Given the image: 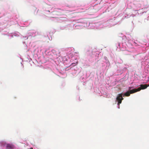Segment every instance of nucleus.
Masks as SVG:
<instances>
[{
  "label": "nucleus",
  "mask_w": 149,
  "mask_h": 149,
  "mask_svg": "<svg viewBox=\"0 0 149 149\" xmlns=\"http://www.w3.org/2000/svg\"><path fill=\"white\" fill-rule=\"evenodd\" d=\"M141 89V87H139L137 89H135V90L136 91V92L140 91Z\"/></svg>",
  "instance_id": "6"
},
{
  "label": "nucleus",
  "mask_w": 149,
  "mask_h": 149,
  "mask_svg": "<svg viewBox=\"0 0 149 149\" xmlns=\"http://www.w3.org/2000/svg\"><path fill=\"white\" fill-rule=\"evenodd\" d=\"M116 100L118 102V104L119 105L120 104H121L122 102V101L123 99L122 97V94H120L118 95L116 98Z\"/></svg>",
  "instance_id": "1"
},
{
  "label": "nucleus",
  "mask_w": 149,
  "mask_h": 149,
  "mask_svg": "<svg viewBox=\"0 0 149 149\" xmlns=\"http://www.w3.org/2000/svg\"><path fill=\"white\" fill-rule=\"evenodd\" d=\"M132 88V87H129V89L130 90L131 88Z\"/></svg>",
  "instance_id": "7"
},
{
  "label": "nucleus",
  "mask_w": 149,
  "mask_h": 149,
  "mask_svg": "<svg viewBox=\"0 0 149 149\" xmlns=\"http://www.w3.org/2000/svg\"><path fill=\"white\" fill-rule=\"evenodd\" d=\"M148 85V86H149V85Z\"/></svg>",
  "instance_id": "9"
},
{
  "label": "nucleus",
  "mask_w": 149,
  "mask_h": 149,
  "mask_svg": "<svg viewBox=\"0 0 149 149\" xmlns=\"http://www.w3.org/2000/svg\"><path fill=\"white\" fill-rule=\"evenodd\" d=\"M75 64V63H72V65H73Z\"/></svg>",
  "instance_id": "8"
},
{
  "label": "nucleus",
  "mask_w": 149,
  "mask_h": 149,
  "mask_svg": "<svg viewBox=\"0 0 149 149\" xmlns=\"http://www.w3.org/2000/svg\"><path fill=\"white\" fill-rule=\"evenodd\" d=\"M6 149H13V146L10 144H7L6 146Z\"/></svg>",
  "instance_id": "3"
},
{
  "label": "nucleus",
  "mask_w": 149,
  "mask_h": 149,
  "mask_svg": "<svg viewBox=\"0 0 149 149\" xmlns=\"http://www.w3.org/2000/svg\"><path fill=\"white\" fill-rule=\"evenodd\" d=\"M148 86H149L147 84H141L140 85V87H141V89H145Z\"/></svg>",
  "instance_id": "2"
},
{
  "label": "nucleus",
  "mask_w": 149,
  "mask_h": 149,
  "mask_svg": "<svg viewBox=\"0 0 149 149\" xmlns=\"http://www.w3.org/2000/svg\"><path fill=\"white\" fill-rule=\"evenodd\" d=\"M96 1H97V0H96Z\"/></svg>",
  "instance_id": "10"
},
{
  "label": "nucleus",
  "mask_w": 149,
  "mask_h": 149,
  "mask_svg": "<svg viewBox=\"0 0 149 149\" xmlns=\"http://www.w3.org/2000/svg\"><path fill=\"white\" fill-rule=\"evenodd\" d=\"M130 94H132L134 93H135L136 92L135 89H133L132 90H130Z\"/></svg>",
  "instance_id": "5"
},
{
  "label": "nucleus",
  "mask_w": 149,
  "mask_h": 149,
  "mask_svg": "<svg viewBox=\"0 0 149 149\" xmlns=\"http://www.w3.org/2000/svg\"><path fill=\"white\" fill-rule=\"evenodd\" d=\"M130 91H128L124 94V95L126 96H129L130 95Z\"/></svg>",
  "instance_id": "4"
}]
</instances>
